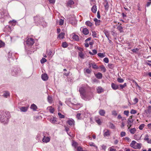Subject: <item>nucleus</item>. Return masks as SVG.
<instances>
[{
  "instance_id": "1",
  "label": "nucleus",
  "mask_w": 151,
  "mask_h": 151,
  "mask_svg": "<svg viewBox=\"0 0 151 151\" xmlns=\"http://www.w3.org/2000/svg\"><path fill=\"white\" fill-rule=\"evenodd\" d=\"M10 118V115L8 112L0 111V121L1 123L4 124H7Z\"/></svg>"
},
{
  "instance_id": "2",
  "label": "nucleus",
  "mask_w": 151,
  "mask_h": 151,
  "mask_svg": "<svg viewBox=\"0 0 151 151\" xmlns=\"http://www.w3.org/2000/svg\"><path fill=\"white\" fill-rule=\"evenodd\" d=\"M79 91L81 97L85 100H89L93 97L92 94L89 96L88 94L86 93L85 89L83 87L80 88L79 89Z\"/></svg>"
},
{
  "instance_id": "3",
  "label": "nucleus",
  "mask_w": 151,
  "mask_h": 151,
  "mask_svg": "<svg viewBox=\"0 0 151 151\" xmlns=\"http://www.w3.org/2000/svg\"><path fill=\"white\" fill-rule=\"evenodd\" d=\"M132 116H131L130 117V118L128 119L127 121V127H128V129H129L132 126L133 122L134 121V120L132 119Z\"/></svg>"
},
{
  "instance_id": "4",
  "label": "nucleus",
  "mask_w": 151,
  "mask_h": 151,
  "mask_svg": "<svg viewBox=\"0 0 151 151\" xmlns=\"http://www.w3.org/2000/svg\"><path fill=\"white\" fill-rule=\"evenodd\" d=\"M71 104L73 105L72 106V109L75 110L78 109L82 106L76 102L72 103Z\"/></svg>"
},
{
  "instance_id": "5",
  "label": "nucleus",
  "mask_w": 151,
  "mask_h": 151,
  "mask_svg": "<svg viewBox=\"0 0 151 151\" xmlns=\"http://www.w3.org/2000/svg\"><path fill=\"white\" fill-rule=\"evenodd\" d=\"M43 138L42 139V141L43 142L47 143L50 141V137H46V135L45 133H43Z\"/></svg>"
},
{
  "instance_id": "6",
  "label": "nucleus",
  "mask_w": 151,
  "mask_h": 151,
  "mask_svg": "<svg viewBox=\"0 0 151 151\" xmlns=\"http://www.w3.org/2000/svg\"><path fill=\"white\" fill-rule=\"evenodd\" d=\"M95 120L99 125H101L102 123V120L98 116L95 117Z\"/></svg>"
},
{
  "instance_id": "7",
  "label": "nucleus",
  "mask_w": 151,
  "mask_h": 151,
  "mask_svg": "<svg viewBox=\"0 0 151 151\" xmlns=\"http://www.w3.org/2000/svg\"><path fill=\"white\" fill-rule=\"evenodd\" d=\"M67 122L70 126H74L75 125V121L72 119H69L67 121Z\"/></svg>"
},
{
  "instance_id": "8",
  "label": "nucleus",
  "mask_w": 151,
  "mask_h": 151,
  "mask_svg": "<svg viewBox=\"0 0 151 151\" xmlns=\"http://www.w3.org/2000/svg\"><path fill=\"white\" fill-rule=\"evenodd\" d=\"M34 43V40L32 38H28L27 40V44L29 45H32Z\"/></svg>"
},
{
  "instance_id": "9",
  "label": "nucleus",
  "mask_w": 151,
  "mask_h": 151,
  "mask_svg": "<svg viewBox=\"0 0 151 151\" xmlns=\"http://www.w3.org/2000/svg\"><path fill=\"white\" fill-rule=\"evenodd\" d=\"M110 132L109 130L106 129L104 131V137H108L110 135Z\"/></svg>"
},
{
  "instance_id": "10",
  "label": "nucleus",
  "mask_w": 151,
  "mask_h": 151,
  "mask_svg": "<svg viewBox=\"0 0 151 151\" xmlns=\"http://www.w3.org/2000/svg\"><path fill=\"white\" fill-rule=\"evenodd\" d=\"M97 92L98 93H100L104 91V89L101 86L97 87L96 88Z\"/></svg>"
},
{
  "instance_id": "11",
  "label": "nucleus",
  "mask_w": 151,
  "mask_h": 151,
  "mask_svg": "<svg viewBox=\"0 0 151 151\" xmlns=\"http://www.w3.org/2000/svg\"><path fill=\"white\" fill-rule=\"evenodd\" d=\"M29 106H22L20 107V109L22 112H26L28 110Z\"/></svg>"
},
{
  "instance_id": "12",
  "label": "nucleus",
  "mask_w": 151,
  "mask_h": 151,
  "mask_svg": "<svg viewBox=\"0 0 151 151\" xmlns=\"http://www.w3.org/2000/svg\"><path fill=\"white\" fill-rule=\"evenodd\" d=\"M65 35L64 32H62L58 35L57 38L60 40L63 39Z\"/></svg>"
},
{
  "instance_id": "13",
  "label": "nucleus",
  "mask_w": 151,
  "mask_h": 151,
  "mask_svg": "<svg viewBox=\"0 0 151 151\" xmlns=\"http://www.w3.org/2000/svg\"><path fill=\"white\" fill-rule=\"evenodd\" d=\"M90 67L92 66L93 68L94 69H97L98 68V66L94 63H91L89 64Z\"/></svg>"
},
{
  "instance_id": "14",
  "label": "nucleus",
  "mask_w": 151,
  "mask_h": 151,
  "mask_svg": "<svg viewBox=\"0 0 151 151\" xmlns=\"http://www.w3.org/2000/svg\"><path fill=\"white\" fill-rule=\"evenodd\" d=\"M94 21L95 22V24L96 26H99L100 25L101 21L98 19L97 18H95Z\"/></svg>"
},
{
  "instance_id": "15",
  "label": "nucleus",
  "mask_w": 151,
  "mask_h": 151,
  "mask_svg": "<svg viewBox=\"0 0 151 151\" xmlns=\"http://www.w3.org/2000/svg\"><path fill=\"white\" fill-rule=\"evenodd\" d=\"M42 79L44 81L47 80L48 79V77L47 74H43L42 75Z\"/></svg>"
},
{
  "instance_id": "16",
  "label": "nucleus",
  "mask_w": 151,
  "mask_h": 151,
  "mask_svg": "<svg viewBox=\"0 0 151 151\" xmlns=\"http://www.w3.org/2000/svg\"><path fill=\"white\" fill-rule=\"evenodd\" d=\"M111 86L112 89L114 90L117 89L118 88V86L113 83H111Z\"/></svg>"
},
{
  "instance_id": "17",
  "label": "nucleus",
  "mask_w": 151,
  "mask_h": 151,
  "mask_svg": "<svg viewBox=\"0 0 151 151\" xmlns=\"http://www.w3.org/2000/svg\"><path fill=\"white\" fill-rule=\"evenodd\" d=\"M147 114H151V106H149L147 107V109L145 111Z\"/></svg>"
},
{
  "instance_id": "18",
  "label": "nucleus",
  "mask_w": 151,
  "mask_h": 151,
  "mask_svg": "<svg viewBox=\"0 0 151 151\" xmlns=\"http://www.w3.org/2000/svg\"><path fill=\"white\" fill-rule=\"evenodd\" d=\"M50 122L52 124H57V120L56 118L53 117L51 118L50 120Z\"/></svg>"
},
{
  "instance_id": "19",
  "label": "nucleus",
  "mask_w": 151,
  "mask_h": 151,
  "mask_svg": "<svg viewBox=\"0 0 151 151\" xmlns=\"http://www.w3.org/2000/svg\"><path fill=\"white\" fill-rule=\"evenodd\" d=\"M83 33L85 35H86L89 33V31L86 28H84L83 29L82 31Z\"/></svg>"
},
{
  "instance_id": "20",
  "label": "nucleus",
  "mask_w": 151,
  "mask_h": 151,
  "mask_svg": "<svg viewBox=\"0 0 151 151\" xmlns=\"http://www.w3.org/2000/svg\"><path fill=\"white\" fill-rule=\"evenodd\" d=\"M136 142L135 141L133 140L132 141V142L130 144V145L134 149V147H136Z\"/></svg>"
},
{
  "instance_id": "21",
  "label": "nucleus",
  "mask_w": 151,
  "mask_h": 151,
  "mask_svg": "<svg viewBox=\"0 0 151 151\" xmlns=\"http://www.w3.org/2000/svg\"><path fill=\"white\" fill-rule=\"evenodd\" d=\"M3 96L5 98H8L10 96V93L8 91H5L4 92Z\"/></svg>"
},
{
  "instance_id": "22",
  "label": "nucleus",
  "mask_w": 151,
  "mask_h": 151,
  "mask_svg": "<svg viewBox=\"0 0 151 151\" xmlns=\"http://www.w3.org/2000/svg\"><path fill=\"white\" fill-rule=\"evenodd\" d=\"M72 146L75 147V148H77V147H78V143L74 141H72Z\"/></svg>"
},
{
  "instance_id": "23",
  "label": "nucleus",
  "mask_w": 151,
  "mask_h": 151,
  "mask_svg": "<svg viewBox=\"0 0 151 151\" xmlns=\"http://www.w3.org/2000/svg\"><path fill=\"white\" fill-rule=\"evenodd\" d=\"M91 10L93 13H96L97 11L96 6L95 5L93 6L91 9Z\"/></svg>"
},
{
  "instance_id": "24",
  "label": "nucleus",
  "mask_w": 151,
  "mask_h": 151,
  "mask_svg": "<svg viewBox=\"0 0 151 151\" xmlns=\"http://www.w3.org/2000/svg\"><path fill=\"white\" fill-rule=\"evenodd\" d=\"M31 109H32L34 111H35L37 109V106L34 104H32L30 106Z\"/></svg>"
},
{
  "instance_id": "25",
  "label": "nucleus",
  "mask_w": 151,
  "mask_h": 151,
  "mask_svg": "<svg viewBox=\"0 0 151 151\" xmlns=\"http://www.w3.org/2000/svg\"><path fill=\"white\" fill-rule=\"evenodd\" d=\"M99 114L101 116H104L105 113V111L102 109H101L99 111Z\"/></svg>"
},
{
  "instance_id": "26",
  "label": "nucleus",
  "mask_w": 151,
  "mask_h": 151,
  "mask_svg": "<svg viewBox=\"0 0 151 151\" xmlns=\"http://www.w3.org/2000/svg\"><path fill=\"white\" fill-rule=\"evenodd\" d=\"M136 147H134L135 149H140L141 148L142 144L141 143H137Z\"/></svg>"
},
{
  "instance_id": "27",
  "label": "nucleus",
  "mask_w": 151,
  "mask_h": 151,
  "mask_svg": "<svg viewBox=\"0 0 151 151\" xmlns=\"http://www.w3.org/2000/svg\"><path fill=\"white\" fill-rule=\"evenodd\" d=\"M85 24L86 25L90 27H91L93 25L92 23L89 21L86 22Z\"/></svg>"
},
{
  "instance_id": "28",
  "label": "nucleus",
  "mask_w": 151,
  "mask_h": 151,
  "mask_svg": "<svg viewBox=\"0 0 151 151\" xmlns=\"http://www.w3.org/2000/svg\"><path fill=\"white\" fill-rule=\"evenodd\" d=\"M73 39L76 41H78L79 40V37L77 35L74 34L72 37Z\"/></svg>"
},
{
  "instance_id": "29",
  "label": "nucleus",
  "mask_w": 151,
  "mask_h": 151,
  "mask_svg": "<svg viewBox=\"0 0 151 151\" xmlns=\"http://www.w3.org/2000/svg\"><path fill=\"white\" fill-rule=\"evenodd\" d=\"M129 129V132L130 133L132 134H134L136 131L135 128H133Z\"/></svg>"
},
{
  "instance_id": "30",
  "label": "nucleus",
  "mask_w": 151,
  "mask_h": 151,
  "mask_svg": "<svg viewBox=\"0 0 151 151\" xmlns=\"http://www.w3.org/2000/svg\"><path fill=\"white\" fill-rule=\"evenodd\" d=\"M47 100L48 102L50 103H51L52 101L53 100L52 97L51 96H48L47 97Z\"/></svg>"
},
{
  "instance_id": "31",
  "label": "nucleus",
  "mask_w": 151,
  "mask_h": 151,
  "mask_svg": "<svg viewBox=\"0 0 151 151\" xmlns=\"http://www.w3.org/2000/svg\"><path fill=\"white\" fill-rule=\"evenodd\" d=\"M96 77L99 79H101L102 78V74L100 73H99L96 75Z\"/></svg>"
},
{
  "instance_id": "32",
  "label": "nucleus",
  "mask_w": 151,
  "mask_h": 151,
  "mask_svg": "<svg viewBox=\"0 0 151 151\" xmlns=\"http://www.w3.org/2000/svg\"><path fill=\"white\" fill-rule=\"evenodd\" d=\"M141 136H140L138 135L135 134L134 136V139L137 140H138L140 139Z\"/></svg>"
},
{
  "instance_id": "33",
  "label": "nucleus",
  "mask_w": 151,
  "mask_h": 151,
  "mask_svg": "<svg viewBox=\"0 0 151 151\" xmlns=\"http://www.w3.org/2000/svg\"><path fill=\"white\" fill-rule=\"evenodd\" d=\"M98 55L101 58H103L104 57L105 55L104 53H99L98 54Z\"/></svg>"
},
{
  "instance_id": "34",
  "label": "nucleus",
  "mask_w": 151,
  "mask_h": 151,
  "mask_svg": "<svg viewBox=\"0 0 151 151\" xmlns=\"http://www.w3.org/2000/svg\"><path fill=\"white\" fill-rule=\"evenodd\" d=\"M49 109L50 112L51 113H53L54 111V110L52 106H49L47 108Z\"/></svg>"
},
{
  "instance_id": "35",
  "label": "nucleus",
  "mask_w": 151,
  "mask_h": 151,
  "mask_svg": "<svg viewBox=\"0 0 151 151\" xmlns=\"http://www.w3.org/2000/svg\"><path fill=\"white\" fill-rule=\"evenodd\" d=\"M109 124V127L112 129H114L115 128V126L113 124L111 123V122H109L108 123Z\"/></svg>"
},
{
  "instance_id": "36",
  "label": "nucleus",
  "mask_w": 151,
  "mask_h": 151,
  "mask_svg": "<svg viewBox=\"0 0 151 151\" xmlns=\"http://www.w3.org/2000/svg\"><path fill=\"white\" fill-rule=\"evenodd\" d=\"M78 54L79 56L81 58H84V54L82 52H79Z\"/></svg>"
},
{
  "instance_id": "37",
  "label": "nucleus",
  "mask_w": 151,
  "mask_h": 151,
  "mask_svg": "<svg viewBox=\"0 0 151 151\" xmlns=\"http://www.w3.org/2000/svg\"><path fill=\"white\" fill-rule=\"evenodd\" d=\"M74 4V2L72 0H69L67 4V6H70V5H72Z\"/></svg>"
},
{
  "instance_id": "38",
  "label": "nucleus",
  "mask_w": 151,
  "mask_h": 151,
  "mask_svg": "<svg viewBox=\"0 0 151 151\" xmlns=\"http://www.w3.org/2000/svg\"><path fill=\"white\" fill-rule=\"evenodd\" d=\"M104 33L105 34L106 37L108 38V39L109 40V32L107 31H104Z\"/></svg>"
},
{
  "instance_id": "39",
  "label": "nucleus",
  "mask_w": 151,
  "mask_h": 151,
  "mask_svg": "<svg viewBox=\"0 0 151 151\" xmlns=\"http://www.w3.org/2000/svg\"><path fill=\"white\" fill-rule=\"evenodd\" d=\"M117 29L119 31L121 32H123V27L122 26H118L117 27Z\"/></svg>"
},
{
  "instance_id": "40",
  "label": "nucleus",
  "mask_w": 151,
  "mask_h": 151,
  "mask_svg": "<svg viewBox=\"0 0 151 151\" xmlns=\"http://www.w3.org/2000/svg\"><path fill=\"white\" fill-rule=\"evenodd\" d=\"M117 81L119 83H122L124 82V80L121 78H118L117 79Z\"/></svg>"
},
{
  "instance_id": "41",
  "label": "nucleus",
  "mask_w": 151,
  "mask_h": 151,
  "mask_svg": "<svg viewBox=\"0 0 151 151\" xmlns=\"http://www.w3.org/2000/svg\"><path fill=\"white\" fill-rule=\"evenodd\" d=\"M105 9L106 10H108L109 8V4L108 2L107 1H106V4L104 5Z\"/></svg>"
},
{
  "instance_id": "42",
  "label": "nucleus",
  "mask_w": 151,
  "mask_h": 151,
  "mask_svg": "<svg viewBox=\"0 0 151 151\" xmlns=\"http://www.w3.org/2000/svg\"><path fill=\"white\" fill-rule=\"evenodd\" d=\"M68 44L66 42H63L62 45V46L64 48H65L67 47L68 46Z\"/></svg>"
},
{
  "instance_id": "43",
  "label": "nucleus",
  "mask_w": 151,
  "mask_h": 151,
  "mask_svg": "<svg viewBox=\"0 0 151 151\" xmlns=\"http://www.w3.org/2000/svg\"><path fill=\"white\" fill-rule=\"evenodd\" d=\"M5 43L1 41L0 40V48L2 47H4Z\"/></svg>"
},
{
  "instance_id": "44",
  "label": "nucleus",
  "mask_w": 151,
  "mask_h": 151,
  "mask_svg": "<svg viewBox=\"0 0 151 151\" xmlns=\"http://www.w3.org/2000/svg\"><path fill=\"white\" fill-rule=\"evenodd\" d=\"M46 59L44 58H43L41 60H40V62L41 63H43L46 62Z\"/></svg>"
},
{
  "instance_id": "45",
  "label": "nucleus",
  "mask_w": 151,
  "mask_h": 151,
  "mask_svg": "<svg viewBox=\"0 0 151 151\" xmlns=\"http://www.w3.org/2000/svg\"><path fill=\"white\" fill-rule=\"evenodd\" d=\"M145 125L144 124H142L139 125V128L140 130H142L144 127Z\"/></svg>"
},
{
  "instance_id": "46",
  "label": "nucleus",
  "mask_w": 151,
  "mask_h": 151,
  "mask_svg": "<svg viewBox=\"0 0 151 151\" xmlns=\"http://www.w3.org/2000/svg\"><path fill=\"white\" fill-rule=\"evenodd\" d=\"M58 115L59 117L60 118H64L65 116L64 115H62L61 113H58Z\"/></svg>"
},
{
  "instance_id": "47",
  "label": "nucleus",
  "mask_w": 151,
  "mask_h": 151,
  "mask_svg": "<svg viewBox=\"0 0 151 151\" xmlns=\"http://www.w3.org/2000/svg\"><path fill=\"white\" fill-rule=\"evenodd\" d=\"M89 145L90 146H93L96 147V149H97L98 147L95 145V144L93 142H91L89 143Z\"/></svg>"
},
{
  "instance_id": "48",
  "label": "nucleus",
  "mask_w": 151,
  "mask_h": 151,
  "mask_svg": "<svg viewBox=\"0 0 151 151\" xmlns=\"http://www.w3.org/2000/svg\"><path fill=\"white\" fill-rule=\"evenodd\" d=\"M126 86H127V84H126V83H125L123 85H122V84L119 85V86H120V88H122V89H123V88H124Z\"/></svg>"
},
{
  "instance_id": "49",
  "label": "nucleus",
  "mask_w": 151,
  "mask_h": 151,
  "mask_svg": "<svg viewBox=\"0 0 151 151\" xmlns=\"http://www.w3.org/2000/svg\"><path fill=\"white\" fill-rule=\"evenodd\" d=\"M96 33L95 31H92V36L93 37H96Z\"/></svg>"
},
{
  "instance_id": "50",
  "label": "nucleus",
  "mask_w": 151,
  "mask_h": 151,
  "mask_svg": "<svg viewBox=\"0 0 151 151\" xmlns=\"http://www.w3.org/2000/svg\"><path fill=\"white\" fill-rule=\"evenodd\" d=\"M126 134V132H121L120 135L121 137H123L125 136Z\"/></svg>"
},
{
  "instance_id": "51",
  "label": "nucleus",
  "mask_w": 151,
  "mask_h": 151,
  "mask_svg": "<svg viewBox=\"0 0 151 151\" xmlns=\"http://www.w3.org/2000/svg\"><path fill=\"white\" fill-rule=\"evenodd\" d=\"M129 113V111L127 110L124 111V114L127 116H128Z\"/></svg>"
},
{
  "instance_id": "52",
  "label": "nucleus",
  "mask_w": 151,
  "mask_h": 151,
  "mask_svg": "<svg viewBox=\"0 0 151 151\" xmlns=\"http://www.w3.org/2000/svg\"><path fill=\"white\" fill-rule=\"evenodd\" d=\"M81 114L80 113H78L76 115V117L78 119H81Z\"/></svg>"
},
{
  "instance_id": "53",
  "label": "nucleus",
  "mask_w": 151,
  "mask_h": 151,
  "mask_svg": "<svg viewBox=\"0 0 151 151\" xmlns=\"http://www.w3.org/2000/svg\"><path fill=\"white\" fill-rule=\"evenodd\" d=\"M104 61L106 63H108L109 62V59L107 58H105L104 59Z\"/></svg>"
},
{
  "instance_id": "54",
  "label": "nucleus",
  "mask_w": 151,
  "mask_h": 151,
  "mask_svg": "<svg viewBox=\"0 0 151 151\" xmlns=\"http://www.w3.org/2000/svg\"><path fill=\"white\" fill-rule=\"evenodd\" d=\"M16 21L13 20L10 22V24H11L12 25H15L16 23Z\"/></svg>"
},
{
  "instance_id": "55",
  "label": "nucleus",
  "mask_w": 151,
  "mask_h": 151,
  "mask_svg": "<svg viewBox=\"0 0 151 151\" xmlns=\"http://www.w3.org/2000/svg\"><path fill=\"white\" fill-rule=\"evenodd\" d=\"M64 127L65 129V130L66 131V132H67V133L69 135H70L68 133V131L69 130V127H66V126H64Z\"/></svg>"
},
{
  "instance_id": "56",
  "label": "nucleus",
  "mask_w": 151,
  "mask_h": 151,
  "mask_svg": "<svg viewBox=\"0 0 151 151\" xmlns=\"http://www.w3.org/2000/svg\"><path fill=\"white\" fill-rule=\"evenodd\" d=\"M112 114L113 115L116 116L117 115V113L115 111H112Z\"/></svg>"
},
{
  "instance_id": "57",
  "label": "nucleus",
  "mask_w": 151,
  "mask_h": 151,
  "mask_svg": "<svg viewBox=\"0 0 151 151\" xmlns=\"http://www.w3.org/2000/svg\"><path fill=\"white\" fill-rule=\"evenodd\" d=\"M137 111L135 110L132 109L131 110L130 113L132 114H134L136 113Z\"/></svg>"
},
{
  "instance_id": "58",
  "label": "nucleus",
  "mask_w": 151,
  "mask_h": 151,
  "mask_svg": "<svg viewBox=\"0 0 151 151\" xmlns=\"http://www.w3.org/2000/svg\"><path fill=\"white\" fill-rule=\"evenodd\" d=\"M64 21L62 19H60L59 21V24L61 25L63 24Z\"/></svg>"
},
{
  "instance_id": "59",
  "label": "nucleus",
  "mask_w": 151,
  "mask_h": 151,
  "mask_svg": "<svg viewBox=\"0 0 151 151\" xmlns=\"http://www.w3.org/2000/svg\"><path fill=\"white\" fill-rule=\"evenodd\" d=\"M70 72L69 71H68L67 73L65 72L63 74L64 76H68L69 75Z\"/></svg>"
},
{
  "instance_id": "60",
  "label": "nucleus",
  "mask_w": 151,
  "mask_h": 151,
  "mask_svg": "<svg viewBox=\"0 0 151 151\" xmlns=\"http://www.w3.org/2000/svg\"><path fill=\"white\" fill-rule=\"evenodd\" d=\"M86 72L88 74L90 73L91 72V70L89 69H87L86 70Z\"/></svg>"
},
{
  "instance_id": "61",
  "label": "nucleus",
  "mask_w": 151,
  "mask_h": 151,
  "mask_svg": "<svg viewBox=\"0 0 151 151\" xmlns=\"http://www.w3.org/2000/svg\"><path fill=\"white\" fill-rule=\"evenodd\" d=\"M50 3L51 4H54L55 3V0H49Z\"/></svg>"
},
{
  "instance_id": "62",
  "label": "nucleus",
  "mask_w": 151,
  "mask_h": 151,
  "mask_svg": "<svg viewBox=\"0 0 151 151\" xmlns=\"http://www.w3.org/2000/svg\"><path fill=\"white\" fill-rule=\"evenodd\" d=\"M134 104H136L138 102V99L137 98H135L133 100Z\"/></svg>"
},
{
  "instance_id": "63",
  "label": "nucleus",
  "mask_w": 151,
  "mask_h": 151,
  "mask_svg": "<svg viewBox=\"0 0 151 151\" xmlns=\"http://www.w3.org/2000/svg\"><path fill=\"white\" fill-rule=\"evenodd\" d=\"M138 50V49L137 48H135V49H134L132 50V51L133 52H137Z\"/></svg>"
},
{
  "instance_id": "64",
  "label": "nucleus",
  "mask_w": 151,
  "mask_h": 151,
  "mask_svg": "<svg viewBox=\"0 0 151 151\" xmlns=\"http://www.w3.org/2000/svg\"><path fill=\"white\" fill-rule=\"evenodd\" d=\"M110 151H116L115 149H114L112 147L109 148Z\"/></svg>"
}]
</instances>
